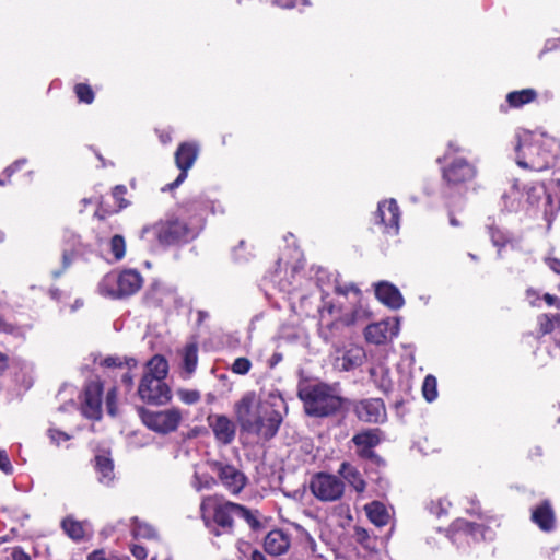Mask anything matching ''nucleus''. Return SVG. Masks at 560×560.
I'll use <instances>...</instances> for the list:
<instances>
[{"instance_id": "nucleus-63", "label": "nucleus", "mask_w": 560, "mask_h": 560, "mask_svg": "<svg viewBox=\"0 0 560 560\" xmlns=\"http://www.w3.org/2000/svg\"><path fill=\"white\" fill-rule=\"evenodd\" d=\"M281 359H282V355H281V354H279V353H275V354L272 355L271 365H275L276 363H278L279 361H281Z\"/></svg>"}, {"instance_id": "nucleus-39", "label": "nucleus", "mask_w": 560, "mask_h": 560, "mask_svg": "<svg viewBox=\"0 0 560 560\" xmlns=\"http://www.w3.org/2000/svg\"><path fill=\"white\" fill-rule=\"evenodd\" d=\"M422 395L428 402H433L438 398V381L435 376L429 374L424 377Z\"/></svg>"}, {"instance_id": "nucleus-44", "label": "nucleus", "mask_w": 560, "mask_h": 560, "mask_svg": "<svg viewBox=\"0 0 560 560\" xmlns=\"http://www.w3.org/2000/svg\"><path fill=\"white\" fill-rule=\"evenodd\" d=\"M450 506H451V502L447 499L440 498L430 503L429 510L432 514L436 515L438 517H441L447 513Z\"/></svg>"}, {"instance_id": "nucleus-12", "label": "nucleus", "mask_w": 560, "mask_h": 560, "mask_svg": "<svg viewBox=\"0 0 560 560\" xmlns=\"http://www.w3.org/2000/svg\"><path fill=\"white\" fill-rule=\"evenodd\" d=\"M199 153V147L195 142H183L175 152V164L180 171L176 179L162 188V191H171L179 187L187 178L188 171L194 166Z\"/></svg>"}, {"instance_id": "nucleus-40", "label": "nucleus", "mask_w": 560, "mask_h": 560, "mask_svg": "<svg viewBox=\"0 0 560 560\" xmlns=\"http://www.w3.org/2000/svg\"><path fill=\"white\" fill-rule=\"evenodd\" d=\"M74 93L81 103L92 104L94 101V92L89 84L78 83L74 86Z\"/></svg>"}, {"instance_id": "nucleus-6", "label": "nucleus", "mask_w": 560, "mask_h": 560, "mask_svg": "<svg viewBox=\"0 0 560 560\" xmlns=\"http://www.w3.org/2000/svg\"><path fill=\"white\" fill-rule=\"evenodd\" d=\"M299 397L304 404L306 415L311 417H329L342 406V399L336 389L324 383L301 386Z\"/></svg>"}, {"instance_id": "nucleus-52", "label": "nucleus", "mask_w": 560, "mask_h": 560, "mask_svg": "<svg viewBox=\"0 0 560 560\" xmlns=\"http://www.w3.org/2000/svg\"><path fill=\"white\" fill-rule=\"evenodd\" d=\"M127 188L124 185H117L113 190V197L119 202L120 208L127 207V202L122 199Z\"/></svg>"}, {"instance_id": "nucleus-16", "label": "nucleus", "mask_w": 560, "mask_h": 560, "mask_svg": "<svg viewBox=\"0 0 560 560\" xmlns=\"http://www.w3.org/2000/svg\"><path fill=\"white\" fill-rule=\"evenodd\" d=\"M399 332V320L388 318L378 323L370 324L364 330L368 342L383 345L396 337Z\"/></svg>"}, {"instance_id": "nucleus-25", "label": "nucleus", "mask_w": 560, "mask_h": 560, "mask_svg": "<svg viewBox=\"0 0 560 560\" xmlns=\"http://www.w3.org/2000/svg\"><path fill=\"white\" fill-rule=\"evenodd\" d=\"M375 295L380 302L394 310L400 308L405 303L400 291L387 281L375 284Z\"/></svg>"}, {"instance_id": "nucleus-37", "label": "nucleus", "mask_w": 560, "mask_h": 560, "mask_svg": "<svg viewBox=\"0 0 560 560\" xmlns=\"http://www.w3.org/2000/svg\"><path fill=\"white\" fill-rule=\"evenodd\" d=\"M109 252L114 261H120L126 255V241L124 236L116 234L108 242Z\"/></svg>"}, {"instance_id": "nucleus-32", "label": "nucleus", "mask_w": 560, "mask_h": 560, "mask_svg": "<svg viewBox=\"0 0 560 560\" xmlns=\"http://www.w3.org/2000/svg\"><path fill=\"white\" fill-rule=\"evenodd\" d=\"M182 360H183V370L185 373V378H188L191 376V374L196 371L197 363H198V346L196 342H189L187 343L182 352Z\"/></svg>"}, {"instance_id": "nucleus-43", "label": "nucleus", "mask_w": 560, "mask_h": 560, "mask_svg": "<svg viewBox=\"0 0 560 560\" xmlns=\"http://www.w3.org/2000/svg\"><path fill=\"white\" fill-rule=\"evenodd\" d=\"M102 364L107 368L121 366L125 364L129 370L137 366V360L133 358H128L122 360L119 357H107L103 360Z\"/></svg>"}, {"instance_id": "nucleus-26", "label": "nucleus", "mask_w": 560, "mask_h": 560, "mask_svg": "<svg viewBox=\"0 0 560 560\" xmlns=\"http://www.w3.org/2000/svg\"><path fill=\"white\" fill-rule=\"evenodd\" d=\"M291 545L290 536L281 529H275L267 534L264 540L265 551L271 556L285 553Z\"/></svg>"}, {"instance_id": "nucleus-48", "label": "nucleus", "mask_w": 560, "mask_h": 560, "mask_svg": "<svg viewBox=\"0 0 560 560\" xmlns=\"http://www.w3.org/2000/svg\"><path fill=\"white\" fill-rule=\"evenodd\" d=\"M0 470L5 475L13 474V466L11 464L8 453L4 450H0Z\"/></svg>"}, {"instance_id": "nucleus-1", "label": "nucleus", "mask_w": 560, "mask_h": 560, "mask_svg": "<svg viewBox=\"0 0 560 560\" xmlns=\"http://www.w3.org/2000/svg\"><path fill=\"white\" fill-rule=\"evenodd\" d=\"M287 410V404L277 389L262 396L249 390L234 404V415L241 430L265 441L277 434Z\"/></svg>"}, {"instance_id": "nucleus-20", "label": "nucleus", "mask_w": 560, "mask_h": 560, "mask_svg": "<svg viewBox=\"0 0 560 560\" xmlns=\"http://www.w3.org/2000/svg\"><path fill=\"white\" fill-rule=\"evenodd\" d=\"M102 393L103 387L100 382H91L85 386L84 401L82 404V413L84 417L93 420L101 418Z\"/></svg>"}, {"instance_id": "nucleus-4", "label": "nucleus", "mask_w": 560, "mask_h": 560, "mask_svg": "<svg viewBox=\"0 0 560 560\" xmlns=\"http://www.w3.org/2000/svg\"><path fill=\"white\" fill-rule=\"evenodd\" d=\"M516 164L526 170L544 171L560 158V143L553 138L535 139L529 131L515 135Z\"/></svg>"}, {"instance_id": "nucleus-58", "label": "nucleus", "mask_w": 560, "mask_h": 560, "mask_svg": "<svg viewBox=\"0 0 560 560\" xmlns=\"http://www.w3.org/2000/svg\"><path fill=\"white\" fill-rule=\"evenodd\" d=\"M13 560H31L30 556L22 550H15L13 552Z\"/></svg>"}, {"instance_id": "nucleus-60", "label": "nucleus", "mask_w": 560, "mask_h": 560, "mask_svg": "<svg viewBox=\"0 0 560 560\" xmlns=\"http://www.w3.org/2000/svg\"><path fill=\"white\" fill-rule=\"evenodd\" d=\"M8 368V357L0 352V372H3Z\"/></svg>"}, {"instance_id": "nucleus-18", "label": "nucleus", "mask_w": 560, "mask_h": 560, "mask_svg": "<svg viewBox=\"0 0 560 560\" xmlns=\"http://www.w3.org/2000/svg\"><path fill=\"white\" fill-rule=\"evenodd\" d=\"M453 540L457 541L462 538H467L478 541L480 539H492L493 533L490 527L482 524L470 523L468 521L458 518L452 525Z\"/></svg>"}, {"instance_id": "nucleus-11", "label": "nucleus", "mask_w": 560, "mask_h": 560, "mask_svg": "<svg viewBox=\"0 0 560 560\" xmlns=\"http://www.w3.org/2000/svg\"><path fill=\"white\" fill-rule=\"evenodd\" d=\"M310 489L318 500L332 502L342 497L345 492V482L335 475L318 472L312 477Z\"/></svg>"}, {"instance_id": "nucleus-51", "label": "nucleus", "mask_w": 560, "mask_h": 560, "mask_svg": "<svg viewBox=\"0 0 560 560\" xmlns=\"http://www.w3.org/2000/svg\"><path fill=\"white\" fill-rule=\"evenodd\" d=\"M26 163L27 160L25 158L19 159L4 170V174H7L8 177H11L15 172L20 171Z\"/></svg>"}, {"instance_id": "nucleus-29", "label": "nucleus", "mask_w": 560, "mask_h": 560, "mask_svg": "<svg viewBox=\"0 0 560 560\" xmlns=\"http://www.w3.org/2000/svg\"><path fill=\"white\" fill-rule=\"evenodd\" d=\"M95 470L101 483L109 486L115 479L114 462L105 454L95 456Z\"/></svg>"}, {"instance_id": "nucleus-27", "label": "nucleus", "mask_w": 560, "mask_h": 560, "mask_svg": "<svg viewBox=\"0 0 560 560\" xmlns=\"http://www.w3.org/2000/svg\"><path fill=\"white\" fill-rule=\"evenodd\" d=\"M502 201L509 211L525 209V187L521 189L518 180L513 179L510 188L503 192Z\"/></svg>"}, {"instance_id": "nucleus-61", "label": "nucleus", "mask_w": 560, "mask_h": 560, "mask_svg": "<svg viewBox=\"0 0 560 560\" xmlns=\"http://www.w3.org/2000/svg\"><path fill=\"white\" fill-rule=\"evenodd\" d=\"M252 560H266V557L258 550L252 552Z\"/></svg>"}, {"instance_id": "nucleus-53", "label": "nucleus", "mask_w": 560, "mask_h": 560, "mask_svg": "<svg viewBox=\"0 0 560 560\" xmlns=\"http://www.w3.org/2000/svg\"><path fill=\"white\" fill-rule=\"evenodd\" d=\"M89 560H125L115 556H106L103 550H95L88 557Z\"/></svg>"}, {"instance_id": "nucleus-33", "label": "nucleus", "mask_w": 560, "mask_h": 560, "mask_svg": "<svg viewBox=\"0 0 560 560\" xmlns=\"http://www.w3.org/2000/svg\"><path fill=\"white\" fill-rule=\"evenodd\" d=\"M537 97V92L534 89H523L512 91L506 95V102L510 107L520 108L526 104L534 102Z\"/></svg>"}, {"instance_id": "nucleus-38", "label": "nucleus", "mask_w": 560, "mask_h": 560, "mask_svg": "<svg viewBox=\"0 0 560 560\" xmlns=\"http://www.w3.org/2000/svg\"><path fill=\"white\" fill-rule=\"evenodd\" d=\"M539 330L542 335L550 334L557 327H560V314H544L538 317Z\"/></svg>"}, {"instance_id": "nucleus-9", "label": "nucleus", "mask_w": 560, "mask_h": 560, "mask_svg": "<svg viewBox=\"0 0 560 560\" xmlns=\"http://www.w3.org/2000/svg\"><path fill=\"white\" fill-rule=\"evenodd\" d=\"M200 512L203 521L207 523L212 516L219 529L215 535L229 533L232 528L237 512H242V505L232 502L218 503L214 497H206L200 504Z\"/></svg>"}, {"instance_id": "nucleus-5", "label": "nucleus", "mask_w": 560, "mask_h": 560, "mask_svg": "<svg viewBox=\"0 0 560 560\" xmlns=\"http://www.w3.org/2000/svg\"><path fill=\"white\" fill-rule=\"evenodd\" d=\"M167 373L168 362L163 355L156 354L147 362L138 386V395L142 401L164 405L171 400V389L165 383Z\"/></svg>"}, {"instance_id": "nucleus-7", "label": "nucleus", "mask_w": 560, "mask_h": 560, "mask_svg": "<svg viewBox=\"0 0 560 560\" xmlns=\"http://www.w3.org/2000/svg\"><path fill=\"white\" fill-rule=\"evenodd\" d=\"M143 284L141 273L136 269H124L119 272L106 273L97 284V291L101 295L121 300L136 294Z\"/></svg>"}, {"instance_id": "nucleus-15", "label": "nucleus", "mask_w": 560, "mask_h": 560, "mask_svg": "<svg viewBox=\"0 0 560 560\" xmlns=\"http://www.w3.org/2000/svg\"><path fill=\"white\" fill-rule=\"evenodd\" d=\"M400 209L395 199H387L378 202L374 214V222L383 226V231L389 235H397L399 232Z\"/></svg>"}, {"instance_id": "nucleus-28", "label": "nucleus", "mask_w": 560, "mask_h": 560, "mask_svg": "<svg viewBox=\"0 0 560 560\" xmlns=\"http://www.w3.org/2000/svg\"><path fill=\"white\" fill-rule=\"evenodd\" d=\"M532 520L541 530L549 532L555 527V514L548 502L533 510Z\"/></svg>"}, {"instance_id": "nucleus-22", "label": "nucleus", "mask_w": 560, "mask_h": 560, "mask_svg": "<svg viewBox=\"0 0 560 560\" xmlns=\"http://www.w3.org/2000/svg\"><path fill=\"white\" fill-rule=\"evenodd\" d=\"M215 440L224 445L231 444L236 434L235 423L224 415H210L207 418Z\"/></svg>"}, {"instance_id": "nucleus-23", "label": "nucleus", "mask_w": 560, "mask_h": 560, "mask_svg": "<svg viewBox=\"0 0 560 560\" xmlns=\"http://www.w3.org/2000/svg\"><path fill=\"white\" fill-rule=\"evenodd\" d=\"M364 360V349L359 346H351L343 351H337V355L334 359V366L339 371H350L362 365Z\"/></svg>"}, {"instance_id": "nucleus-55", "label": "nucleus", "mask_w": 560, "mask_h": 560, "mask_svg": "<svg viewBox=\"0 0 560 560\" xmlns=\"http://www.w3.org/2000/svg\"><path fill=\"white\" fill-rule=\"evenodd\" d=\"M546 264L548 267L555 271L556 273L560 275V259L558 258H546Z\"/></svg>"}, {"instance_id": "nucleus-41", "label": "nucleus", "mask_w": 560, "mask_h": 560, "mask_svg": "<svg viewBox=\"0 0 560 560\" xmlns=\"http://www.w3.org/2000/svg\"><path fill=\"white\" fill-rule=\"evenodd\" d=\"M178 399L186 405H195L200 398V392L197 389L179 388L176 390Z\"/></svg>"}, {"instance_id": "nucleus-8", "label": "nucleus", "mask_w": 560, "mask_h": 560, "mask_svg": "<svg viewBox=\"0 0 560 560\" xmlns=\"http://www.w3.org/2000/svg\"><path fill=\"white\" fill-rule=\"evenodd\" d=\"M525 209L541 211L544 219L550 226L555 215L560 210V197L552 196L541 183L525 186Z\"/></svg>"}, {"instance_id": "nucleus-2", "label": "nucleus", "mask_w": 560, "mask_h": 560, "mask_svg": "<svg viewBox=\"0 0 560 560\" xmlns=\"http://www.w3.org/2000/svg\"><path fill=\"white\" fill-rule=\"evenodd\" d=\"M334 290L339 298L349 300V302L353 304V307L351 311H347L342 307V302L340 301H338V305L328 301H324V305L320 310L322 319H325L326 314L336 318L331 323H328L325 326L323 325L319 328V336L326 342L332 341L335 337L334 329L338 328L340 324L346 326L355 325L358 323L364 322L370 316L369 310L361 303V290L353 283H336ZM323 300H325L324 296Z\"/></svg>"}, {"instance_id": "nucleus-3", "label": "nucleus", "mask_w": 560, "mask_h": 560, "mask_svg": "<svg viewBox=\"0 0 560 560\" xmlns=\"http://www.w3.org/2000/svg\"><path fill=\"white\" fill-rule=\"evenodd\" d=\"M206 202L201 199H195L185 206V213L196 211L190 222L185 219H171L160 221L151 226L142 229L141 237L152 234L160 244L173 245L177 243H187L192 241L199 234L202 228Z\"/></svg>"}, {"instance_id": "nucleus-31", "label": "nucleus", "mask_w": 560, "mask_h": 560, "mask_svg": "<svg viewBox=\"0 0 560 560\" xmlns=\"http://www.w3.org/2000/svg\"><path fill=\"white\" fill-rule=\"evenodd\" d=\"M338 472L359 493L365 490L366 483L360 471L349 463H342Z\"/></svg>"}, {"instance_id": "nucleus-49", "label": "nucleus", "mask_w": 560, "mask_h": 560, "mask_svg": "<svg viewBox=\"0 0 560 560\" xmlns=\"http://www.w3.org/2000/svg\"><path fill=\"white\" fill-rule=\"evenodd\" d=\"M300 3L303 5H311L308 0H272V4L283 9H292L298 7Z\"/></svg>"}, {"instance_id": "nucleus-57", "label": "nucleus", "mask_w": 560, "mask_h": 560, "mask_svg": "<svg viewBox=\"0 0 560 560\" xmlns=\"http://www.w3.org/2000/svg\"><path fill=\"white\" fill-rule=\"evenodd\" d=\"M159 138H160V141L163 143V144H167L172 141V135H171V131L170 130H160L159 131Z\"/></svg>"}, {"instance_id": "nucleus-36", "label": "nucleus", "mask_w": 560, "mask_h": 560, "mask_svg": "<svg viewBox=\"0 0 560 560\" xmlns=\"http://www.w3.org/2000/svg\"><path fill=\"white\" fill-rule=\"evenodd\" d=\"M190 485L196 491L200 492L211 489L215 485V479L208 472H200L195 469Z\"/></svg>"}, {"instance_id": "nucleus-21", "label": "nucleus", "mask_w": 560, "mask_h": 560, "mask_svg": "<svg viewBox=\"0 0 560 560\" xmlns=\"http://www.w3.org/2000/svg\"><path fill=\"white\" fill-rule=\"evenodd\" d=\"M354 411L358 418L364 422L380 423L386 419V408L380 398L359 401L354 407Z\"/></svg>"}, {"instance_id": "nucleus-54", "label": "nucleus", "mask_w": 560, "mask_h": 560, "mask_svg": "<svg viewBox=\"0 0 560 560\" xmlns=\"http://www.w3.org/2000/svg\"><path fill=\"white\" fill-rule=\"evenodd\" d=\"M131 553L138 560H144L148 556L147 548L138 544L132 545Z\"/></svg>"}, {"instance_id": "nucleus-47", "label": "nucleus", "mask_w": 560, "mask_h": 560, "mask_svg": "<svg viewBox=\"0 0 560 560\" xmlns=\"http://www.w3.org/2000/svg\"><path fill=\"white\" fill-rule=\"evenodd\" d=\"M48 436L51 441V443L56 445H60L61 442L70 440V435L66 432L59 431L57 429L50 428L48 430Z\"/></svg>"}, {"instance_id": "nucleus-30", "label": "nucleus", "mask_w": 560, "mask_h": 560, "mask_svg": "<svg viewBox=\"0 0 560 560\" xmlns=\"http://www.w3.org/2000/svg\"><path fill=\"white\" fill-rule=\"evenodd\" d=\"M368 518L377 527L388 524L390 514L386 505L380 501H372L364 506Z\"/></svg>"}, {"instance_id": "nucleus-14", "label": "nucleus", "mask_w": 560, "mask_h": 560, "mask_svg": "<svg viewBox=\"0 0 560 560\" xmlns=\"http://www.w3.org/2000/svg\"><path fill=\"white\" fill-rule=\"evenodd\" d=\"M211 468L222 486L232 494L240 493L247 483L245 474L233 465L213 462Z\"/></svg>"}, {"instance_id": "nucleus-64", "label": "nucleus", "mask_w": 560, "mask_h": 560, "mask_svg": "<svg viewBox=\"0 0 560 560\" xmlns=\"http://www.w3.org/2000/svg\"><path fill=\"white\" fill-rule=\"evenodd\" d=\"M206 317H208V313L207 312H205V311H199L198 312V318H199L200 322L203 320Z\"/></svg>"}, {"instance_id": "nucleus-13", "label": "nucleus", "mask_w": 560, "mask_h": 560, "mask_svg": "<svg viewBox=\"0 0 560 560\" xmlns=\"http://www.w3.org/2000/svg\"><path fill=\"white\" fill-rule=\"evenodd\" d=\"M145 301L149 305L161 307L165 311L175 310L180 304L176 288L161 281L151 284L145 293Z\"/></svg>"}, {"instance_id": "nucleus-10", "label": "nucleus", "mask_w": 560, "mask_h": 560, "mask_svg": "<svg viewBox=\"0 0 560 560\" xmlns=\"http://www.w3.org/2000/svg\"><path fill=\"white\" fill-rule=\"evenodd\" d=\"M140 417L148 429L160 434H167L176 431L183 420L182 411L178 408L164 410H149L141 408Z\"/></svg>"}, {"instance_id": "nucleus-45", "label": "nucleus", "mask_w": 560, "mask_h": 560, "mask_svg": "<svg viewBox=\"0 0 560 560\" xmlns=\"http://www.w3.org/2000/svg\"><path fill=\"white\" fill-rule=\"evenodd\" d=\"M252 369V362L245 357H240L234 360L231 365V371L238 375H246Z\"/></svg>"}, {"instance_id": "nucleus-35", "label": "nucleus", "mask_w": 560, "mask_h": 560, "mask_svg": "<svg viewBox=\"0 0 560 560\" xmlns=\"http://www.w3.org/2000/svg\"><path fill=\"white\" fill-rule=\"evenodd\" d=\"M131 533L136 539H156L158 533L156 530L148 523L138 520L137 517L132 518V528Z\"/></svg>"}, {"instance_id": "nucleus-19", "label": "nucleus", "mask_w": 560, "mask_h": 560, "mask_svg": "<svg viewBox=\"0 0 560 560\" xmlns=\"http://www.w3.org/2000/svg\"><path fill=\"white\" fill-rule=\"evenodd\" d=\"M476 167L467 160L454 159L447 167L443 170V178L448 185H460L475 178Z\"/></svg>"}, {"instance_id": "nucleus-50", "label": "nucleus", "mask_w": 560, "mask_h": 560, "mask_svg": "<svg viewBox=\"0 0 560 560\" xmlns=\"http://www.w3.org/2000/svg\"><path fill=\"white\" fill-rule=\"evenodd\" d=\"M116 398H117L116 388H112L107 393V396H106V407H107L108 413L112 416H115V413H116V410H115Z\"/></svg>"}, {"instance_id": "nucleus-42", "label": "nucleus", "mask_w": 560, "mask_h": 560, "mask_svg": "<svg viewBox=\"0 0 560 560\" xmlns=\"http://www.w3.org/2000/svg\"><path fill=\"white\" fill-rule=\"evenodd\" d=\"M489 234H490L492 244L495 247H498L499 250L503 246H505L508 244V242L510 241L509 235L504 231H501L500 229L494 228V226L489 228Z\"/></svg>"}, {"instance_id": "nucleus-46", "label": "nucleus", "mask_w": 560, "mask_h": 560, "mask_svg": "<svg viewBox=\"0 0 560 560\" xmlns=\"http://www.w3.org/2000/svg\"><path fill=\"white\" fill-rule=\"evenodd\" d=\"M240 520H244L250 528H257L259 526V521L255 517L253 512L242 505V512H237V517Z\"/></svg>"}, {"instance_id": "nucleus-59", "label": "nucleus", "mask_w": 560, "mask_h": 560, "mask_svg": "<svg viewBox=\"0 0 560 560\" xmlns=\"http://www.w3.org/2000/svg\"><path fill=\"white\" fill-rule=\"evenodd\" d=\"M544 299L548 305H558L559 304V300L555 295H551L549 293L545 294Z\"/></svg>"}, {"instance_id": "nucleus-17", "label": "nucleus", "mask_w": 560, "mask_h": 560, "mask_svg": "<svg viewBox=\"0 0 560 560\" xmlns=\"http://www.w3.org/2000/svg\"><path fill=\"white\" fill-rule=\"evenodd\" d=\"M88 247L81 241V237L75 233L68 232L65 235V243L62 248V269L54 270L52 276L58 278L67 270L78 258L86 254Z\"/></svg>"}, {"instance_id": "nucleus-56", "label": "nucleus", "mask_w": 560, "mask_h": 560, "mask_svg": "<svg viewBox=\"0 0 560 560\" xmlns=\"http://www.w3.org/2000/svg\"><path fill=\"white\" fill-rule=\"evenodd\" d=\"M121 383L127 387L128 390H130L133 386V376L128 371L122 374L121 376Z\"/></svg>"}, {"instance_id": "nucleus-34", "label": "nucleus", "mask_w": 560, "mask_h": 560, "mask_svg": "<svg viewBox=\"0 0 560 560\" xmlns=\"http://www.w3.org/2000/svg\"><path fill=\"white\" fill-rule=\"evenodd\" d=\"M61 525L66 534L73 540L83 539L86 534V528L89 527L88 523L78 522L72 517H66Z\"/></svg>"}, {"instance_id": "nucleus-62", "label": "nucleus", "mask_w": 560, "mask_h": 560, "mask_svg": "<svg viewBox=\"0 0 560 560\" xmlns=\"http://www.w3.org/2000/svg\"><path fill=\"white\" fill-rule=\"evenodd\" d=\"M556 48H560V39H559V45L556 44V42H547L546 44V49H556Z\"/></svg>"}, {"instance_id": "nucleus-24", "label": "nucleus", "mask_w": 560, "mask_h": 560, "mask_svg": "<svg viewBox=\"0 0 560 560\" xmlns=\"http://www.w3.org/2000/svg\"><path fill=\"white\" fill-rule=\"evenodd\" d=\"M380 433L378 429H371L360 432L352 438L353 443L358 446L360 457L378 460L377 455L373 452V447L381 442Z\"/></svg>"}]
</instances>
